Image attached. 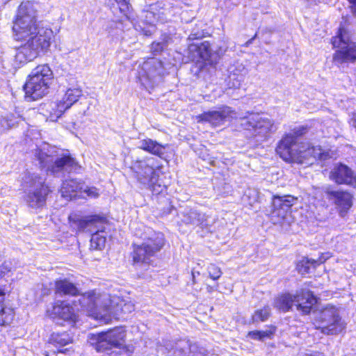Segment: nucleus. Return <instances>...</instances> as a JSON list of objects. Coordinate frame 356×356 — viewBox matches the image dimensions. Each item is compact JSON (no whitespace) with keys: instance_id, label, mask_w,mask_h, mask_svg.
<instances>
[{"instance_id":"obj_1","label":"nucleus","mask_w":356,"mask_h":356,"mask_svg":"<svg viewBox=\"0 0 356 356\" xmlns=\"http://www.w3.org/2000/svg\"><path fill=\"white\" fill-rule=\"evenodd\" d=\"M38 8L31 1H23L17 8L13 29L17 40L25 41L16 50L15 61L19 64L33 60L50 46L53 31L40 25Z\"/></svg>"},{"instance_id":"obj_2","label":"nucleus","mask_w":356,"mask_h":356,"mask_svg":"<svg viewBox=\"0 0 356 356\" xmlns=\"http://www.w3.org/2000/svg\"><path fill=\"white\" fill-rule=\"evenodd\" d=\"M304 127L295 128L291 132L285 134L276 147L277 154L288 163L310 165L316 159L325 160L327 154L319 146H312L308 143H298L299 137L304 135Z\"/></svg>"},{"instance_id":"obj_3","label":"nucleus","mask_w":356,"mask_h":356,"mask_svg":"<svg viewBox=\"0 0 356 356\" xmlns=\"http://www.w3.org/2000/svg\"><path fill=\"white\" fill-rule=\"evenodd\" d=\"M135 235L141 238V245H134L132 253L133 261L135 264H148L152 257L155 255L164 245V236L161 232H156L149 227L139 225V230L134 232Z\"/></svg>"},{"instance_id":"obj_4","label":"nucleus","mask_w":356,"mask_h":356,"mask_svg":"<svg viewBox=\"0 0 356 356\" xmlns=\"http://www.w3.org/2000/svg\"><path fill=\"white\" fill-rule=\"evenodd\" d=\"M45 181L44 176L35 172H27L24 175L21 186L25 193L24 200L29 207L38 209L45 205L50 192Z\"/></svg>"},{"instance_id":"obj_5","label":"nucleus","mask_w":356,"mask_h":356,"mask_svg":"<svg viewBox=\"0 0 356 356\" xmlns=\"http://www.w3.org/2000/svg\"><path fill=\"white\" fill-rule=\"evenodd\" d=\"M53 72L49 65H40L35 67L24 86L26 97L37 100L49 92L53 80Z\"/></svg>"},{"instance_id":"obj_6","label":"nucleus","mask_w":356,"mask_h":356,"mask_svg":"<svg viewBox=\"0 0 356 356\" xmlns=\"http://www.w3.org/2000/svg\"><path fill=\"white\" fill-rule=\"evenodd\" d=\"M316 303V298L312 291L301 289L298 291L295 295L289 293L279 295L275 298L273 306L279 311L286 312L295 305L297 311L303 314H308Z\"/></svg>"},{"instance_id":"obj_7","label":"nucleus","mask_w":356,"mask_h":356,"mask_svg":"<svg viewBox=\"0 0 356 356\" xmlns=\"http://www.w3.org/2000/svg\"><path fill=\"white\" fill-rule=\"evenodd\" d=\"M79 305L83 311L88 313V316L95 319L108 323L113 309L108 307L111 302L110 296L108 294L97 293L95 291L86 292L81 295L79 298Z\"/></svg>"},{"instance_id":"obj_8","label":"nucleus","mask_w":356,"mask_h":356,"mask_svg":"<svg viewBox=\"0 0 356 356\" xmlns=\"http://www.w3.org/2000/svg\"><path fill=\"white\" fill-rule=\"evenodd\" d=\"M239 120L241 127L247 130H252L254 136L258 137L261 141L268 140L278 129V124L273 119L259 113L241 115Z\"/></svg>"},{"instance_id":"obj_9","label":"nucleus","mask_w":356,"mask_h":356,"mask_svg":"<svg viewBox=\"0 0 356 356\" xmlns=\"http://www.w3.org/2000/svg\"><path fill=\"white\" fill-rule=\"evenodd\" d=\"M44 149H37L35 156L40 162L42 168H47L53 174L59 172H77L81 166L70 155H63L53 161V157L44 151Z\"/></svg>"},{"instance_id":"obj_10","label":"nucleus","mask_w":356,"mask_h":356,"mask_svg":"<svg viewBox=\"0 0 356 356\" xmlns=\"http://www.w3.org/2000/svg\"><path fill=\"white\" fill-rule=\"evenodd\" d=\"M133 169L138 181L144 188L156 194L162 192L163 186L159 184V174L154 168L151 159L137 161Z\"/></svg>"},{"instance_id":"obj_11","label":"nucleus","mask_w":356,"mask_h":356,"mask_svg":"<svg viewBox=\"0 0 356 356\" xmlns=\"http://www.w3.org/2000/svg\"><path fill=\"white\" fill-rule=\"evenodd\" d=\"M332 44L334 48H339L333 56L336 63L341 64L356 60V44L350 41L349 33L344 28H339L337 35L332 40Z\"/></svg>"},{"instance_id":"obj_12","label":"nucleus","mask_w":356,"mask_h":356,"mask_svg":"<svg viewBox=\"0 0 356 356\" xmlns=\"http://www.w3.org/2000/svg\"><path fill=\"white\" fill-rule=\"evenodd\" d=\"M126 331L123 327H116L105 332L92 334L90 343L97 352L112 348H120L125 342Z\"/></svg>"},{"instance_id":"obj_13","label":"nucleus","mask_w":356,"mask_h":356,"mask_svg":"<svg viewBox=\"0 0 356 356\" xmlns=\"http://www.w3.org/2000/svg\"><path fill=\"white\" fill-rule=\"evenodd\" d=\"M319 321L324 323L321 327L322 332L327 334H336L344 329V325L341 321L337 309L328 305L322 309L318 316Z\"/></svg>"},{"instance_id":"obj_14","label":"nucleus","mask_w":356,"mask_h":356,"mask_svg":"<svg viewBox=\"0 0 356 356\" xmlns=\"http://www.w3.org/2000/svg\"><path fill=\"white\" fill-rule=\"evenodd\" d=\"M163 74L162 62L155 58L147 59L138 69V79L143 85L153 84Z\"/></svg>"},{"instance_id":"obj_15","label":"nucleus","mask_w":356,"mask_h":356,"mask_svg":"<svg viewBox=\"0 0 356 356\" xmlns=\"http://www.w3.org/2000/svg\"><path fill=\"white\" fill-rule=\"evenodd\" d=\"M296 200L297 199L291 195L273 197L270 219L274 224L281 223L286 218L291 207Z\"/></svg>"},{"instance_id":"obj_16","label":"nucleus","mask_w":356,"mask_h":356,"mask_svg":"<svg viewBox=\"0 0 356 356\" xmlns=\"http://www.w3.org/2000/svg\"><path fill=\"white\" fill-rule=\"evenodd\" d=\"M325 197L335 205L341 217L345 216L353 205V196L346 191L327 189Z\"/></svg>"},{"instance_id":"obj_17","label":"nucleus","mask_w":356,"mask_h":356,"mask_svg":"<svg viewBox=\"0 0 356 356\" xmlns=\"http://www.w3.org/2000/svg\"><path fill=\"white\" fill-rule=\"evenodd\" d=\"M68 218L71 227L77 232H92L97 228V224L104 221V218L97 215L82 218L76 213H71Z\"/></svg>"},{"instance_id":"obj_18","label":"nucleus","mask_w":356,"mask_h":356,"mask_svg":"<svg viewBox=\"0 0 356 356\" xmlns=\"http://www.w3.org/2000/svg\"><path fill=\"white\" fill-rule=\"evenodd\" d=\"M241 115H238L229 106H223L218 111H212L202 113L200 116V120L208 122L213 126H220L225 122L231 119H239Z\"/></svg>"},{"instance_id":"obj_19","label":"nucleus","mask_w":356,"mask_h":356,"mask_svg":"<svg viewBox=\"0 0 356 356\" xmlns=\"http://www.w3.org/2000/svg\"><path fill=\"white\" fill-rule=\"evenodd\" d=\"M47 313L54 320H63L73 323L78 318L74 309L64 301H56L51 309H47Z\"/></svg>"},{"instance_id":"obj_20","label":"nucleus","mask_w":356,"mask_h":356,"mask_svg":"<svg viewBox=\"0 0 356 356\" xmlns=\"http://www.w3.org/2000/svg\"><path fill=\"white\" fill-rule=\"evenodd\" d=\"M128 19L133 24L136 31L143 32L145 35H149L153 31L157 17L152 10H143L140 15V22H136L131 14V19Z\"/></svg>"},{"instance_id":"obj_21","label":"nucleus","mask_w":356,"mask_h":356,"mask_svg":"<svg viewBox=\"0 0 356 356\" xmlns=\"http://www.w3.org/2000/svg\"><path fill=\"white\" fill-rule=\"evenodd\" d=\"M330 178L339 184H356V174L349 167L341 163L333 168L330 172Z\"/></svg>"},{"instance_id":"obj_22","label":"nucleus","mask_w":356,"mask_h":356,"mask_svg":"<svg viewBox=\"0 0 356 356\" xmlns=\"http://www.w3.org/2000/svg\"><path fill=\"white\" fill-rule=\"evenodd\" d=\"M188 58L194 62H199L201 59L207 60L211 58V49L210 43L207 41L202 42H193L188 47Z\"/></svg>"},{"instance_id":"obj_23","label":"nucleus","mask_w":356,"mask_h":356,"mask_svg":"<svg viewBox=\"0 0 356 356\" xmlns=\"http://www.w3.org/2000/svg\"><path fill=\"white\" fill-rule=\"evenodd\" d=\"M40 109L44 115L47 116L50 121L53 122L57 120L63 112L67 110L60 102V99L57 102L44 103L41 105Z\"/></svg>"},{"instance_id":"obj_24","label":"nucleus","mask_w":356,"mask_h":356,"mask_svg":"<svg viewBox=\"0 0 356 356\" xmlns=\"http://www.w3.org/2000/svg\"><path fill=\"white\" fill-rule=\"evenodd\" d=\"M83 184L76 179H67L63 182L60 192L61 196L67 200L76 197L79 192L82 193Z\"/></svg>"},{"instance_id":"obj_25","label":"nucleus","mask_w":356,"mask_h":356,"mask_svg":"<svg viewBox=\"0 0 356 356\" xmlns=\"http://www.w3.org/2000/svg\"><path fill=\"white\" fill-rule=\"evenodd\" d=\"M167 146L168 145H162L151 138H145L138 143L140 149L161 158L165 154Z\"/></svg>"},{"instance_id":"obj_26","label":"nucleus","mask_w":356,"mask_h":356,"mask_svg":"<svg viewBox=\"0 0 356 356\" xmlns=\"http://www.w3.org/2000/svg\"><path fill=\"white\" fill-rule=\"evenodd\" d=\"M177 348L179 349L183 356H207V350L197 343H190L188 341L181 342Z\"/></svg>"},{"instance_id":"obj_27","label":"nucleus","mask_w":356,"mask_h":356,"mask_svg":"<svg viewBox=\"0 0 356 356\" xmlns=\"http://www.w3.org/2000/svg\"><path fill=\"white\" fill-rule=\"evenodd\" d=\"M182 221L186 224L201 226L202 227L208 225L205 214L200 213L195 209H189L184 211Z\"/></svg>"},{"instance_id":"obj_28","label":"nucleus","mask_w":356,"mask_h":356,"mask_svg":"<svg viewBox=\"0 0 356 356\" xmlns=\"http://www.w3.org/2000/svg\"><path fill=\"white\" fill-rule=\"evenodd\" d=\"M81 88L77 85H72L68 87L65 94L60 99V102L64 106L68 109L82 96Z\"/></svg>"},{"instance_id":"obj_29","label":"nucleus","mask_w":356,"mask_h":356,"mask_svg":"<svg viewBox=\"0 0 356 356\" xmlns=\"http://www.w3.org/2000/svg\"><path fill=\"white\" fill-rule=\"evenodd\" d=\"M248 74V70L242 64H239L230 72L228 77V86L229 88H238Z\"/></svg>"},{"instance_id":"obj_30","label":"nucleus","mask_w":356,"mask_h":356,"mask_svg":"<svg viewBox=\"0 0 356 356\" xmlns=\"http://www.w3.org/2000/svg\"><path fill=\"white\" fill-rule=\"evenodd\" d=\"M111 302L108 303V307L113 309V312L110 315H107L109 321L112 316L117 315L119 312L123 314H129L135 309V305L131 301L125 302L124 300H119L118 298L111 300Z\"/></svg>"},{"instance_id":"obj_31","label":"nucleus","mask_w":356,"mask_h":356,"mask_svg":"<svg viewBox=\"0 0 356 356\" xmlns=\"http://www.w3.org/2000/svg\"><path fill=\"white\" fill-rule=\"evenodd\" d=\"M15 316V311L9 301H0V327L10 325Z\"/></svg>"},{"instance_id":"obj_32","label":"nucleus","mask_w":356,"mask_h":356,"mask_svg":"<svg viewBox=\"0 0 356 356\" xmlns=\"http://www.w3.org/2000/svg\"><path fill=\"white\" fill-rule=\"evenodd\" d=\"M56 292L60 295L75 296L79 294L76 286L67 280H60L56 282Z\"/></svg>"},{"instance_id":"obj_33","label":"nucleus","mask_w":356,"mask_h":356,"mask_svg":"<svg viewBox=\"0 0 356 356\" xmlns=\"http://www.w3.org/2000/svg\"><path fill=\"white\" fill-rule=\"evenodd\" d=\"M106 243V236L102 230H97L93 233L90 238L91 248L95 250L102 249Z\"/></svg>"},{"instance_id":"obj_34","label":"nucleus","mask_w":356,"mask_h":356,"mask_svg":"<svg viewBox=\"0 0 356 356\" xmlns=\"http://www.w3.org/2000/svg\"><path fill=\"white\" fill-rule=\"evenodd\" d=\"M49 340L56 346H64L72 342V338L67 332L53 333Z\"/></svg>"},{"instance_id":"obj_35","label":"nucleus","mask_w":356,"mask_h":356,"mask_svg":"<svg viewBox=\"0 0 356 356\" xmlns=\"http://www.w3.org/2000/svg\"><path fill=\"white\" fill-rule=\"evenodd\" d=\"M322 261H316L314 259H303L298 265V269L300 273L304 275L309 273L310 265L315 268L317 265L321 264Z\"/></svg>"},{"instance_id":"obj_36","label":"nucleus","mask_w":356,"mask_h":356,"mask_svg":"<svg viewBox=\"0 0 356 356\" xmlns=\"http://www.w3.org/2000/svg\"><path fill=\"white\" fill-rule=\"evenodd\" d=\"M270 314V308L269 306H265L264 308L257 309L252 316L253 323L266 321Z\"/></svg>"},{"instance_id":"obj_37","label":"nucleus","mask_w":356,"mask_h":356,"mask_svg":"<svg viewBox=\"0 0 356 356\" xmlns=\"http://www.w3.org/2000/svg\"><path fill=\"white\" fill-rule=\"evenodd\" d=\"M273 334V332L271 330H265V331H250L248 332V336L251 339L254 340L262 341L265 338H270Z\"/></svg>"},{"instance_id":"obj_38","label":"nucleus","mask_w":356,"mask_h":356,"mask_svg":"<svg viewBox=\"0 0 356 356\" xmlns=\"http://www.w3.org/2000/svg\"><path fill=\"white\" fill-rule=\"evenodd\" d=\"M118 5L119 9L127 19H131V6L129 0H114Z\"/></svg>"},{"instance_id":"obj_39","label":"nucleus","mask_w":356,"mask_h":356,"mask_svg":"<svg viewBox=\"0 0 356 356\" xmlns=\"http://www.w3.org/2000/svg\"><path fill=\"white\" fill-rule=\"evenodd\" d=\"M207 270L210 278L213 280H218L222 275V271L220 268L218 266H216L215 264H210L208 266Z\"/></svg>"},{"instance_id":"obj_40","label":"nucleus","mask_w":356,"mask_h":356,"mask_svg":"<svg viewBox=\"0 0 356 356\" xmlns=\"http://www.w3.org/2000/svg\"><path fill=\"white\" fill-rule=\"evenodd\" d=\"M167 40H163L161 42H154L152 44L151 50L153 54H159L163 51L165 47H166Z\"/></svg>"},{"instance_id":"obj_41","label":"nucleus","mask_w":356,"mask_h":356,"mask_svg":"<svg viewBox=\"0 0 356 356\" xmlns=\"http://www.w3.org/2000/svg\"><path fill=\"white\" fill-rule=\"evenodd\" d=\"M12 264L10 261H4L0 265V277H3L10 272Z\"/></svg>"},{"instance_id":"obj_42","label":"nucleus","mask_w":356,"mask_h":356,"mask_svg":"<svg viewBox=\"0 0 356 356\" xmlns=\"http://www.w3.org/2000/svg\"><path fill=\"white\" fill-rule=\"evenodd\" d=\"M83 192L86 194V195L91 198H96L99 196V191L95 187H86V188H83Z\"/></svg>"},{"instance_id":"obj_43","label":"nucleus","mask_w":356,"mask_h":356,"mask_svg":"<svg viewBox=\"0 0 356 356\" xmlns=\"http://www.w3.org/2000/svg\"><path fill=\"white\" fill-rule=\"evenodd\" d=\"M203 36H204L203 32L191 33L188 36V39L196 40V39L201 38Z\"/></svg>"},{"instance_id":"obj_44","label":"nucleus","mask_w":356,"mask_h":356,"mask_svg":"<svg viewBox=\"0 0 356 356\" xmlns=\"http://www.w3.org/2000/svg\"><path fill=\"white\" fill-rule=\"evenodd\" d=\"M351 4L350 8L353 15L356 17V0H348Z\"/></svg>"},{"instance_id":"obj_45","label":"nucleus","mask_w":356,"mask_h":356,"mask_svg":"<svg viewBox=\"0 0 356 356\" xmlns=\"http://www.w3.org/2000/svg\"><path fill=\"white\" fill-rule=\"evenodd\" d=\"M225 3L227 6H236L239 3V0H225Z\"/></svg>"},{"instance_id":"obj_46","label":"nucleus","mask_w":356,"mask_h":356,"mask_svg":"<svg viewBox=\"0 0 356 356\" xmlns=\"http://www.w3.org/2000/svg\"><path fill=\"white\" fill-rule=\"evenodd\" d=\"M302 356H324V355L318 352H313L310 353H305Z\"/></svg>"},{"instance_id":"obj_47","label":"nucleus","mask_w":356,"mask_h":356,"mask_svg":"<svg viewBox=\"0 0 356 356\" xmlns=\"http://www.w3.org/2000/svg\"><path fill=\"white\" fill-rule=\"evenodd\" d=\"M199 275V272H197V273H195V271H192V276H193V282H195V275Z\"/></svg>"},{"instance_id":"obj_48","label":"nucleus","mask_w":356,"mask_h":356,"mask_svg":"<svg viewBox=\"0 0 356 356\" xmlns=\"http://www.w3.org/2000/svg\"><path fill=\"white\" fill-rule=\"evenodd\" d=\"M199 275V272H197V273H195V271H192V276H193V282H195V275Z\"/></svg>"},{"instance_id":"obj_49","label":"nucleus","mask_w":356,"mask_h":356,"mask_svg":"<svg viewBox=\"0 0 356 356\" xmlns=\"http://www.w3.org/2000/svg\"><path fill=\"white\" fill-rule=\"evenodd\" d=\"M199 275V272H197V273H195V271H192V276H193V282H195V275Z\"/></svg>"},{"instance_id":"obj_50","label":"nucleus","mask_w":356,"mask_h":356,"mask_svg":"<svg viewBox=\"0 0 356 356\" xmlns=\"http://www.w3.org/2000/svg\"><path fill=\"white\" fill-rule=\"evenodd\" d=\"M5 294L4 289L0 287V296H3Z\"/></svg>"},{"instance_id":"obj_51","label":"nucleus","mask_w":356,"mask_h":356,"mask_svg":"<svg viewBox=\"0 0 356 356\" xmlns=\"http://www.w3.org/2000/svg\"><path fill=\"white\" fill-rule=\"evenodd\" d=\"M67 350H68V349L65 348V350H59V353H65V351H67Z\"/></svg>"},{"instance_id":"obj_52","label":"nucleus","mask_w":356,"mask_h":356,"mask_svg":"<svg viewBox=\"0 0 356 356\" xmlns=\"http://www.w3.org/2000/svg\"><path fill=\"white\" fill-rule=\"evenodd\" d=\"M320 260H321V261H322V262H321V263H323L324 261H325V259H323V260L322 259H318L317 261H320Z\"/></svg>"}]
</instances>
